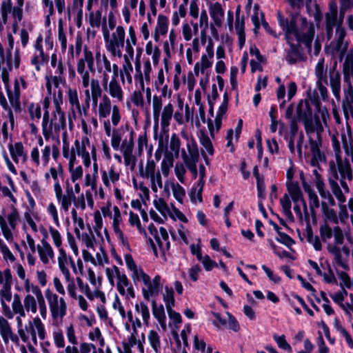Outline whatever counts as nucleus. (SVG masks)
Wrapping results in <instances>:
<instances>
[{"mask_svg":"<svg viewBox=\"0 0 353 353\" xmlns=\"http://www.w3.org/2000/svg\"><path fill=\"white\" fill-rule=\"evenodd\" d=\"M37 251L40 261L44 265H48L54 257V250L46 238H43L40 243L37 245Z\"/></svg>","mask_w":353,"mask_h":353,"instance_id":"a878e982","label":"nucleus"},{"mask_svg":"<svg viewBox=\"0 0 353 353\" xmlns=\"http://www.w3.org/2000/svg\"><path fill=\"white\" fill-rule=\"evenodd\" d=\"M101 212L105 217H108L111 220V225L114 233L117 239L123 245L128 244V239L122 231L123 220L119 208L117 205L111 206L108 204L101 208Z\"/></svg>","mask_w":353,"mask_h":353,"instance_id":"9d476101","label":"nucleus"},{"mask_svg":"<svg viewBox=\"0 0 353 353\" xmlns=\"http://www.w3.org/2000/svg\"><path fill=\"white\" fill-rule=\"evenodd\" d=\"M163 108L161 97L154 95L152 98V114L155 125H158L160 119V113Z\"/></svg>","mask_w":353,"mask_h":353,"instance_id":"864d4df0","label":"nucleus"},{"mask_svg":"<svg viewBox=\"0 0 353 353\" xmlns=\"http://www.w3.org/2000/svg\"><path fill=\"white\" fill-rule=\"evenodd\" d=\"M163 300L165 303L166 310H170L174 306L175 299L174 296V290L172 288L165 286L163 293Z\"/></svg>","mask_w":353,"mask_h":353,"instance_id":"338daca9","label":"nucleus"},{"mask_svg":"<svg viewBox=\"0 0 353 353\" xmlns=\"http://www.w3.org/2000/svg\"><path fill=\"white\" fill-rule=\"evenodd\" d=\"M183 137L186 140V148L188 152V158L198 159L199 151L197 143L192 137H189L186 133H182Z\"/></svg>","mask_w":353,"mask_h":353,"instance_id":"de8ad7c7","label":"nucleus"},{"mask_svg":"<svg viewBox=\"0 0 353 353\" xmlns=\"http://www.w3.org/2000/svg\"><path fill=\"white\" fill-rule=\"evenodd\" d=\"M42 41L41 36H39L36 40L34 44L35 52L31 59V63L33 65H44L48 62L49 57L44 54L42 49Z\"/></svg>","mask_w":353,"mask_h":353,"instance_id":"c756f323","label":"nucleus"},{"mask_svg":"<svg viewBox=\"0 0 353 353\" xmlns=\"http://www.w3.org/2000/svg\"><path fill=\"white\" fill-rule=\"evenodd\" d=\"M12 276L9 268L0 270V300L12 294Z\"/></svg>","mask_w":353,"mask_h":353,"instance_id":"393cba45","label":"nucleus"},{"mask_svg":"<svg viewBox=\"0 0 353 353\" xmlns=\"http://www.w3.org/2000/svg\"><path fill=\"white\" fill-rule=\"evenodd\" d=\"M329 72L330 86L332 93L337 100L340 99L341 94V75L336 68H325V74Z\"/></svg>","mask_w":353,"mask_h":353,"instance_id":"c85d7f7f","label":"nucleus"},{"mask_svg":"<svg viewBox=\"0 0 353 353\" xmlns=\"http://www.w3.org/2000/svg\"><path fill=\"white\" fill-rule=\"evenodd\" d=\"M115 285L119 293L126 300H130L135 297L134 287L127 276L117 282Z\"/></svg>","mask_w":353,"mask_h":353,"instance_id":"bb28decb","label":"nucleus"},{"mask_svg":"<svg viewBox=\"0 0 353 353\" xmlns=\"http://www.w3.org/2000/svg\"><path fill=\"white\" fill-rule=\"evenodd\" d=\"M124 260L127 268L131 272L130 276L134 283H137V279L143 274L145 272L142 268L138 266L134 262L130 254H125L124 255Z\"/></svg>","mask_w":353,"mask_h":353,"instance_id":"473e14b6","label":"nucleus"},{"mask_svg":"<svg viewBox=\"0 0 353 353\" xmlns=\"http://www.w3.org/2000/svg\"><path fill=\"white\" fill-rule=\"evenodd\" d=\"M53 188L55 198L58 204L60 205V210L65 212H68L73 200L75 199V194L71 183L69 180L65 181L64 186L65 192H63L61 183L59 184H54Z\"/></svg>","mask_w":353,"mask_h":353,"instance_id":"2eb2a0df","label":"nucleus"},{"mask_svg":"<svg viewBox=\"0 0 353 353\" xmlns=\"http://www.w3.org/2000/svg\"><path fill=\"white\" fill-rule=\"evenodd\" d=\"M72 149L78 157H81L83 164L85 168L90 166L91 157L92 160H95V156H97L96 148L90 143L88 136L82 137L80 141L76 139L74 143V147Z\"/></svg>","mask_w":353,"mask_h":353,"instance_id":"4468645a","label":"nucleus"},{"mask_svg":"<svg viewBox=\"0 0 353 353\" xmlns=\"http://www.w3.org/2000/svg\"><path fill=\"white\" fill-rule=\"evenodd\" d=\"M277 21L285 32V38L289 45L295 43L297 46H303L308 52L312 51L315 35V26L312 21L304 17L285 18L281 12L277 13Z\"/></svg>","mask_w":353,"mask_h":353,"instance_id":"7ed1b4c3","label":"nucleus"},{"mask_svg":"<svg viewBox=\"0 0 353 353\" xmlns=\"http://www.w3.org/2000/svg\"><path fill=\"white\" fill-rule=\"evenodd\" d=\"M114 77L108 84V91L113 99H116L118 102H121L124 99V92L117 80V68H114Z\"/></svg>","mask_w":353,"mask_h":353,"instance_id":"cd10ccee","label":"nucleus"},{"mask_svg":"<svg viewBox=\"0 0 353 353\" xmlns=\"http://www.w3.org/2000/svg\"><path fill=\"white\" fill-rule=\"evenodd\" d=\"M120 179V174L114 165H111L108 171H101V180L106 188H110L111 183L116 184Z\"/></svg>","mask_w":353,"mask_h":353,"instance_id":"2f4dec72","label":"nucleus"},{"mask_svg":"<svg viewBox=\"0 0 353 353\" xmlns=\"http://www.w3.org/2000/svg\"><path fill=\"white\" fill-rule=\"evenodd\" d=\"M199 141L202 145V153L203 155L206 152L209 155H213L214 148L211 139L205 133H201L199 137Z\"/></svg>","mask_w":353,"mask_h":353,"instance_id":"e2e57ef3","label":"nucleus"},{"mask_svg":"<svg viewBox=\"0 0 353 353\" xmlns=\"http://www.w3.org/2000/svg\"><path fill=\"white\" fill-rule=\"evenodd\" d=\"M288 192L294 203L293 210L299 218L301 219L303 216L300 205H303L305 212H307V205L299 183H290L288 184Z\"/></svg>","mask_w":353,"mask_h":353,"instance_id":"6ab92c4d","label":"nucleus"},{"mask_svg":"<svg viewBox=\"0 0 353 353\" xmlns=\"http://www.w3.org/2000/svg\"><path fill=\"white\" fill-rule=\"evenodd\" d=\"M62 103V93L59 91L58 94L54 99V110L52 118L50 119L48 110L44 112L42 121V133L46 141L57 137V143H59L60 142L59 134L61 130L65 128L66 125L65 116L61 108Z\"/></svg>","mask_w":353,"mask_h":353,"instance_id":"39448f33","label":"nucleus"},{"mask_svg":"<svg viewBox=\"0 0 353 353\" xmlns=\"http://www.w3.org/2000/svg\"><path fill=\"white\" fill-rule=\"evenodd\" d=\"M290 49L288 51L285 59L288 64L292 65L296 63L299 61L303 59V56L299 50V46L294 43L293 45H290Z\"/></svg>","mask_w":353,"mask_h":353,"instance_id":"49530a36","label":"nucleus"},{"mask_svg":"<svg viewBox=\"0 0 353 353\" xmlns=\"http://www.w3.org/2000/svg\"><path fill=\"white\" fill-rule=\"evenodd\" d=\"M302 185L304 191L307 194L310 210L313 211L314 210L319 208V199L311 185L305 181H303Z\"/></svg>","mask_w":353,"mask_h":353,"instance_id":"58836bf2","label":"nucleus"},{"mask_svg":"<svg viewBox=\"0 0 353 353\" xmlns=\"http://www.w3.org/2000/svg\"><path fill=\"white\" fill-rule=\"evenodd\" d=\"M63 169L61 164L57 166H51L44 174V179L46 182L49 183L51 179L54 181V184H59L60 179H63Z\"/></svg>","mask_w":353,"mask_h":353,"instance_id":"f704fd0d","label":"nucleus"},{"mask_svg":"<svg viewBox=\"0 0 353 353\" xmlns=\"http://www.w3.org/2000/svg\"><path fill=\"white\" fill-rule=\"evenodd\" d=\"M158 172H159L157 171L156 163L152 159L148 158L145 167L141 165L139 168L140 176L144 179H147Z\"/></svg>","mask_w":353,"mask_h":353,"instance_id":"c03bdc74","label":"nucleus"},{"mask_svg":"<svg viewBox=\"0 0 353 353\" xmlns=\"http://www.w3.org/2000/svg\"><path fill=\"white\" fill-rule=\"evenodd\" d=\"M339 214L337 215L339 219V222H340L341 224H346L348 219H350V222L353 226V213L350 211L351 214L350 215L347 209V205L345 203L339 204Z\"/></svg>","mask_w":353,"mask_h":353,"instance_id":"69168bd1","label":"nucleus"},{"mask_svg":"<svg viewBox=\"0 0 353 353\" xmlns=\"http://www.w3.org/2000/svg\"><path fill=\"white\" fill-rule=\"evenodd\" d=\"M338 10L335 3L330 5V11L325 15L326 43L325 52L334 60L333 66L341 63L347 48L349 41L345 39L347 32L343 26L342 19L338 21Z\"/></svg>","mask_w":353,"mask_h":353,"instance_id":"f03ea898","label":"nucleus"},{"mask_svg":"<svg viewBox=\"0 0 353 353\" xmlns=\"http://www.w3.org/2000/svg\"><path fill=\"white\" fill-rule=\"evenodd\" d=\"M314 182L315 183L316 188L318 190L321 196L324 199L328 197L330 203L332 205H334L335 201H334V199L332 197V196L330 195V192L326 190L325 185V183H324L322 176L320 177L314 179Z\"/></svg>","mask_w":353,"mask_h":353,"instance_id":"3c124183","label":"nucleus"},{"mask_svg":"<svg viewBox=\"0 0 353 353\" xmlns=\"http://www.w3.org/2000/svg\"><path fill=\"white\" fill-rule=\"evenodd\" d=\"M34 295L37 304V310H39L41 317L46 319L47 317V306L41 290L40 289Z\"/></svg>","mask_w":353,"mask_h":353,"instance_id":"5fc2aeb1","label":"nucleus"},{"mask_svg":"<svg viewBox=\"0 0 353 353\" xmlns=\"http://www.w3.org/2000/svg\"><path fill=\"white\" fill-rule=\"evenodd\" d=\"M148 340L152 350L158 353L161 351V339L159 333L155 330H150L148 334Z\"/></svg>","mask_w":353,"mask_h":353,"instance_id":"4d7b16f0","label":"nucleus"},{"mask_svg":"<svg viewBox=\"0 0 353 353\" xmlns=\"http://www.w3.org/2000/svg\"><path fill=\"white\" fill-rule=\"evenodd\" d=\"M44 295L52 320L56 322L61 321L67 314V303L65 299L63 297H59L50 289L45 290Z\"/></svg>","mask_w":353,"mask_h":353,"instance_id":"9b49d317","label":"nucleus"},{"mask_svg":"<svg viewBox=\"0 0 353 353\" xmlns=\"http://www.w3.org/2000/svg\"><path fill=\"white\" fill-rule=\"evenodd\" d=\"M134 310L136 313L141 316L143 323L145 325H148L149 320L150 318V314L148 306L143 302H140L139 303L135 304Z\"/></svg>","mask_w":353,"mask_h":353,"instance_id":"bf43d9fd","label":"nucleus"},{"mask_svg":"<svg viewBox=\"0 0 353 353\" xmlns=\"http://www.w3.org/2000/svg\"><path fill=\"white\" fill-rule=\"evenodd\" d=\"M59 143H53L52 145H44L43 139L42 137L38 139V145L41 147V151H39L37 146H34L31 149L30 151V161L32 165L36 167L42 165L46 167L50 162V155L52 154V159L54 161H57L60 156L59 148L58 145Z\"/></svg>","mask_w":353,"mask_h":353,"instance_id":"6e6552de","label":"nucleus"},{"mask_svg":"<svg viewBox=\"0 0 353 353\" xmlns=\"http://www.w3.org/2000/svg\"><path fill=\"white\" fill-rule=\"evenodd\" d=\"M35 218L36 216L30 210H27L23 213V230L24 232H26L27 226H29L33 232L39 231V227L34 221Z\"/></svg>","mask_w":353,"mask_h":353,"instance_id":"603ef678","label":"nucleus"},{"mask_svg":"<svg viewBox=\"0 0 353 353\" xmlns=\"http://www.w3.org/2000/svg\"><path fill=\"white\" fill-rule=\"evenodd\" d=\"M210 17L214 25L221 27L224 17V10L219 3H212L209 8Z\"/></svg>","mask_w":353,"mask_h":353,"instance_id":"c9c22d12","label":"nucleus"},{"mask_svg":"<svg viewBox=\"0 0 353 353\" xmlns=\"http://www.w3.org/2000/svg\"><path fill=\"white\" fill-rule=\"evenodd\" d=\"M45 79L48 94L52 96V101H54V97L58 94L59 91L63 94L60 85L63 84L64 81L60 75H53L51 72L46 74Z\"/></svg>","mask_w":353,"mask_h":353,"instance_id":"b1692460","label":"nucleus"},{"mask_svg":"<svg viewBox=\"0 0 353 353\" xmlns=\"http://www.w3.org/2000/svg\"><path fill=\"white\" fill-rule=\"evenodd\" d=\"M148 230L161 251H165L170 248L169 236L165 228L161 227L158 231L153 224H150Z\"/></svg>","mask_w":353,"mask_h":353,"instance_id":"4be33fe9","label":"nucleus"},{"mask_svg":"<svg viewBox=\"0 0 353 353\" xmlns=\"http://www.w3.org/2000/svg\"><path fill=\"white\" fill-rule=\"evenodd\" d=\"M95 345L90 343H81L79 346L67 345L64 350H58L57 353H94Z\"/></svg>","mask_w":353,"mask_h":353,"instance_id":"7c9ffc66","label":"nucleus"},{"mask_svg":"<svg viewBox=\"0 0 353 353\" xmlns=\"http://www.w3.org/2000/svg\"><path fill=\"white\" fill-rule=\"evenodd\" d=\"M52 337L54 345L57 349V351L64 350L67 346L65 345L63 332L61 328L57 327L53 329L52 332Z\"/></svg>","mask_w":353,"mask_h":353,"instance_id":"8fccbe9b","label":"nucleus"},{"mask_svg":"<svg viewBox=\"0 0 353 353\" xmlns=\"http://www.w3.org/2000/svg\"><path fill=\"white\" fill-rule=\"evenodd\" d=\"M8 48L6 53V65L7 66H19L20 64V57L19 52L15 51L12 57L11 51L14 46V37L11 34H8Z\"/></svg>","mask_w":353,"mask_h":353,"instance_id":"72a5a7b5","label":"nucleus"},{"mask_svg":"<svg viewBox=\"0 0 353 353\" xmlns=\"http://www.w3.org/2000/svg\"><path fill=\"white\" fill-rule=\"evenodd\" d=\"M105 275L112 286H114L117 282L126 276V274L121 272L119 268L116 265L106 268Z\"/></svg>","mask_w":353,"mask_h":353,"instance_id":"4c0bfd02","label":"nucleus"},{"mask_svg":"<svg viewBox=\"0 0 353 353\" xmlns=\"http://www.w3.org/2000/svg\"><path fill=\"white\" fill-rule=\"evenodd\" d=\"M280 203L285 216L290 220L293 219V214L291 210L292 201L290 199V195L289 193L285 194L280 199Z\"/></svg>","mask_w":353,"mask_h":353,"instance_id":"052dcab7","label":"nucleus"},{"mask_svg":"<svg viewBox=\"0 0 353 353\" xmlns=\"http://www.w3.org/2000/svg\"><path fill=\"white\" fill-rule=\"evenodd\" d=\"M342 108L347 119L350 116L353 117V90L352 88H350L345 92V99L342 103Z\"/></svg>","mask_w":353,"mask_h":353,"instance_id":"79ce46f5","label":"nucleus"},{"mask_svg":"<svg viewBox=\"0 0 353 353\" xmlns=\"http://www.w3.org/2000/svg\"><path fill=\"white\" fill-rule=\"evenodd\" d=\"M152 314L154 317L157 320L161 329L165 331L167 329L166 316L164 307L162 305H156L155 302L152 303Z\"/></svg>","mask_w":353,"mask_h":353,"instance_id":"ea45409f","label":"nucleus"},{"mask_svg":"<svg viewBox=\"0 0 353 353\" xmlns=\"http://www.w3.org/2000/svg\"><path fill=\"white\" fill-rule=\"evenodd\" d=\"M57 251L58 266L63 275L70 274L69 266L72 268L74 274H77V270L74 261L70 255L66 253L65 249H59Z\"/></svg>","mask_w":353,"mask_h":353,"instance_id":"5701e85b","label":"nucleus"},{"mask_svg":"<svg viewBox=\"0 0 353 353\" xmlns=\"http://www.w3.org/2000/svg\"><path fill=\"white\" fill-rule=\"evenodd\" d=\"M168 185L171 188L172 194L174 199L180 203H183L185 197V189L179 183L174 181H170ZM167 183L165 185V190L166 189Z\"/></svg>","mask_w":353,"mask_h":353,"instance_id":"09e8293b","label":"nucleus"},{"mask_svg":"<svg viewBox=\"0 0 353 353\" xmlns=\"http://www.w3.org/2000/svg\"><path fill=\"white\" fill-rule=\"evenodd\" d=\"M328 172V183L332 194L339 201V204L345 203L346 202V196L343 190L341 189L339 184L338 179L339 175L336 172L334 164V161L329 163Z\"/></svg>","mask_w":353,"mask_h":353,"instance_id":"f3484780","label":"nucleus"},{"mask_svg":"<svg viewBox=\"0 0 353 353\" xmlns=\"http://www.w3.org/2000/svg\"><path fill=\"white\" fill-rule=\"evenodd\" d=\"M202 272L201 266L198 264H193L190 268L188 269L187 273L183 272L182 276L186 279V275L190 281L196 282L199 279V275Z\"/></svg>","mask_w":353,"mask_h":353,"instance_id":"6e6d98bb","label":"nucleus"},{"mask_svg":"<svg viewBox=\"0 0 353 353\" xmlns=\"http://www.w3.org/2000/svg\"><path fill=\"white\" fill-rule=\"evenodd\" d=\"M214 45L212 39L208 38V44L205 48V53L201 57V66H211L213 63Z\"/></svg>","mask_w":353,"mask_h":353,"instance_id":"a18cd8bd","label":"nucleus"},{"mask_svg":"<svg viewBox=\"0 0 353 353\" xmlns=\"http://www.w3.org/2000/svg\"><path fill=\"white\" fill-rule=\"evenodd\" d=\"M168 19L167 17L159 14L157 19V23L155 28L154 38L155 41H158L159 35H165L168 32Z\"/></svg>","mask_w":353,"mask_h":353,"instance_id":"a19ab883","label":"nucleus"},{"mask_svg":"<svg viewBox=\"0 0 353 353\" xmlns=\"http://www.w3.org/2000/svg\"><path fill=\"white\" fill-rule=\"evenodd\" d=\"M164 280L159 274H157L152 279L145 272L141 274L137 282L143 283L142 292L145 299L150 300V298L157 296L162 291Z\"/></svg>","mask_w":353,"mask_h":353,"instance_id":"ddd939ff","label":"nucleus"},{"mask_svg":"<svg viewBox=\"0 0 353 353\" xmlns=\"http://www.w3.org/2000/svg\"><path fill=\"white\" fill-rule=\"evenodd\" d=\"M228 96L226 92L223 94V99L221 104L220 105L219 110L216 112V115L214 120L212 121L209 119L208 121V128L212 139L214 138V135L219 132L222 125V121L226 117V113L228 111Z\"/></svg>","mask_w":353,"mask_h":353,"instance_id":"a211bd4d","label":"nucleus"},{"mask_svg":"<svg viewBox=\"0 0 353 353\" xmlns=\"http://www.w3.org/2000/svg\"><path fill=\"white\" fill-rule=\"evenodd\" d=\"M153 205L161 214L166 219L170 214V208L165 200L163 198L159 197L157 194L153 201Z\"/></svg>","mask_w":353,"mask_h":353,"instance_id":"13d9d810","label":"nucleus"},{"mask_svg":"<svg viewBox=\"0 0 353 353\" xmlns=\"http://www.w3.org/2000/svg\"><path fill=\"white\" fill-rule=\"evenodd\" d=\"M199 26L201 28L200 32V39L202 46L207 42V29L208 28V16L205 10L201 12L199 17Z\"/></svg>","mask_w":353,"mask_h":353,"instance_id":"37998d69","label":"nucleus"},{"mask_svg":"<svg viewBox=\"0 0 353 353\" xmlns=\"http://www.w3.org/2000/svg\"><path fill=\"white\" fill-rule=\"evenodd\" d=\"M89 339L98 344L100 347L98 349L99 353H103L102 347L105 345L104 339L101 335V332L98 327H95L89 333Z\"/></svg>","mask_w":353,"mask_h":353,"instance_id":"774afa93","label":"nucleus"},{"mask_svg":"<svg viewBox=\"0 0 353 353\" xmlns=\"http://www.w3.org/2000/svg\"><path fill=\"white\" fill-rule=\"evenodd\" d=\"M174 115V106L170 102L166 104L160 113L161 127L165 130L170 125V121Z\"/></svg>","mask_w":353,"mask_h":353,"instance_id":"e433bc0d","label":"nucleus"},{"mask_svg":"<svg viewBox=\"0 0 353 353\" xmlns=\"http://www.w3.org/2000/svg\"><path fill=\"white\" fill-rule=\"evenodd\" d=\"M296 114L298 119L301 121L304 125L306 134L315 132L319 133L323 131L319 116L316 114H313L312 102L310 101H300L297 105Z\"/></svg>","mask_w":353,"mask_h":353,"instance_id":"0eeeda50","label":"nucleus"},{"mask_svg":"<svg viewBox=\"0 0 353 353\" xmlns=\"http://www.w3.org/2000/svg\"><path fill=\"white\" fill-rule=\"evenodd\" d=\"M98 116L105 135L111 138L112 148L119 150L123 155L125 166L134 170L137 163L134 154L135 133L128 124L116 128L121 120L119 107L112 106L110 98L105 95L98 105Z\"/></svg>","mask_w":353,"mask_h":353,"instance_id":"f257e3e1","label":"nucleus"},{"mask_svg":"<svg viewBox=\"0 0 353 353\" xmlns=\"http://www.w3.org/2000/svg\"><path fill=\"white\" fill-rule=\"evenodd\" d=\"M141 88L138 90H134L129 98V101H127V106L128 108H130V103H132L134 105L138 108H143L144 106V99L143 92Z\"/></svg>","mask_w":353,"mask_h":353,"instance_id":"680f3d73","label":"nucleus"},{"mask_svg":"<svg viewBox=\"0 0 353 353\" xmlns=\"http://www.w3.org/2000/svg\"><path fill=\"white\" fill-rule=\"evenodd\" d=\"M102 32L108 50L111 52L114 55H115L117 52H120L125 43L124 28L121 26H117L116 30L112 32V37H110L109 30L105 23L102 26Z\"/></svg>","mask_w":353,"mask_h":353,"instance_id":"f8f14e48","label":"nucleus"},{"mask_svg":"<svg viewBox=\"0 0 353 353\" xmlns=\"http://www.w3.org/2000/svg\"><path fill=\"white\" fill-rule=\"evenodd\" d=\"M8 149L12 160L16 164L26 163L28 159V151L21 141L10 142Z\"/></svg>","mask_w":353,"mask_h":353,"instance_id":"aec40b11","label":"nucleus"},{"mask_svg":"<svg viewBox=\"0 0 353 353\" xmlns=\"http://www.w3.org/2000/svg\"><path fill=\"white\" fill-rule=\"evenodd\" d=\"M17 336L24 343L28 344L32 342L34 345H37L38 338L41 341L45 340L47 332L41 318L36 316L30 319L23 329L17 330Z\"/></svg>","mask_w":353,"mask_h":353,"instance_id":"423d86ee","label":"nucleus"},{"mask_svg":"<svg viewBox=\"0 0 353 353\" xmlns=\"http://www.w3.org/2000/svg\"><path fill=\"white\" fill-rule=\"evenodd\" d=\"M12 294L0 300L2 314H0V336L5 345L12 341L15 345L19 344V337L14 333L10 323L8 319H12L16 314L26 316V312L24 304L22 303L20 296L14 294L11 307L8 304L11 301Z\"/></svg>","mask_w":353,"mask_h":353,"instance_id":"20e7f679","label":"nucleus"},{"mask_svg":"<svg viewBox=\"0 0 353 353\" xmlns=\"http://www.w3.org/2000/svg\"><path fill=\"white\" fill-rule=\"evenodd\" d=\"M23 303L26 312L36 314L37 312V304L34 295L31 294H26Z\"/></svg>","mask_w":353,"mask_h":353,"instance_id":"0e129e2a","label":"nucleus"},{"mask_svg":"<svg viewBox=\"0 0 353 353\" xmlns=\"http://www.w3.org/2000/svg\"><path fill=\"white\" fill-rule=\"evenodd\" d=\"M20 85L23 89L26 88V83L22 77L15 79L13 90H11L9 88H6L10 103L16 112H20L21 110Z\"/></svg>","mask_w":353,"mask_h":353,"instance_id":"412c9836","label":"nucleus"},{"mask_svg":"<svg viewBox=\"0 0 353 353\" xmlns=\"http://www.w3.org/2000/svg\"><path fill=\"white\" fill-rule=\"evenodd\" d=\"M21 222L19 210L16 204H11L3 214L0 215V227L6 240L12 242L14 240V232Z\"/></svg>","mask_w":353,"mask_h":353,"instance_id":"1a4fd4ad","label":"nucleus"},{"mask_svg":"<svg viewBox=\"0 0 353 353\" xmlns=\"http://www.w3.org/2000/svg\"><path fill=\"white\" fill-rule=\"evenodd\" d=\"M334 164L336 172L339 175V185L345 193H349L350 188L346 180L352 181L353 179V172L350 163L347 159H343L336 154V162H334Z\"/></svg>","mask_w":353,"mask_h":353,"instance_id":"dca6fc26","label":"nucleus"}]
</instances>
